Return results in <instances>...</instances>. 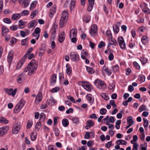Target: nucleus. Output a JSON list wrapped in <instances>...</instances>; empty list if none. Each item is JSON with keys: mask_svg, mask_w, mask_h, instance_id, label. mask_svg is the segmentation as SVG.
I'll list each match as a JSON object with an SVG mask.
<instances>
[{"mask_svg": "<svg viewBox=\"0 0 150 150\" xmlns=\"http://www.w3.org/2000/svg\"><path fill=\"white\" fill-rule=\"evenodd\" d=\"M37 66L38 64L36 63L35 60L33 59L28 64V66L25 68L24 71L26 72L29 70L28 74L30 75L36 70Z\"/></svg>", "mask_w": 150, "mask_h": 150, "instance_id": "f257e3e1", "label": "nucleus"}, {"mask_svg": "<svg viewBox=\"0 0 150 150\" xmlns=\"http://www.w3.org/2000/svg\"><path fill=\"white\" fill-rule=\"evenodd\" d=\"M68 13L65 11H64L62 13V16L59 22V26L62 28L66 23L68 18Z\"/></svg>", "mask_w": 150, "mask_h": 150, "instance_id": "f03ea898", "label": "nucleus"}, {"mask_svg": "<svg viewBox=\"0 0 150 150\" xmlns=\"http://www.w3.org/2000/svg\"><path fill=\"white\" fill-rule=\"evenodd\" d=\"M70 59L74 62H78L79 59V55L76 52H71L70 54Z\"/></svg>", "mask_w": 150, "mask_h": 150, "instance_id": "7ed1b4c3", "label": "nucleus"}, {"mask_svg": "<svg viewBox=\"0 0 150 150\" xmlns=\"http://www.w3.org/2000/svg\"><path fill=\"white\" fill-rule=\"evenodd\" d=\"M79 85L81 86L84 88L88 91H90L91 90V87L89 83L85 81H80Z\"/></svg>", "mask_w": 150, "mask_h": 150, "instance_id": "20e7f679", "label": "nucleus"}, {"mask_svg": "<svg viewBox=\"0 0 150 150\" xmlns=\"http://www.w3.org/2000/svg\"><path fill=\"white\" fill-rule=\"evenodd\" d=\"M20 124V123L18 122L16 123L13 126L12 130L13 134H16L18 133L21 128Z\"/></svg>", "mask_w": 150, "mask_h": 150, "instance_id": "39448f33", "label": "nucleus"}, {"mask_svg": "<svg viewBox=\"0 0 150 150\" xmlns=\"http://www.w3.org/2000/svg\"><path fill=\"white\" fill-rule=\"evenodd\" d=\"M119 45L122 49H125L126 48V45L123 38L122 36L119 37L117 40Z\"/></svg>", "mask_w": 150, "mask_h": 150, "instance_id": "423d86ee", "label": "nucleus"}, {"mask_svg": "<svg viewBox=\"0 0 150 150\" xmlns=\"http://www.w3.org/2000/svg\"><path fill=\"white\" fill-rule=\"evenodd\" d=\"M97 32V27L95 24H93L91 27L90 31V33L92 36H94Z\"/></svg>", "mask_w": 150, "mask_h": 150, "instance_id": "0eeeda50", "label": "nucleus"}, {"mask_svg": "<svg viewBox=\"0 0 150 150\" xmlns=\"http://www.w3.org/2000/svg\"><path fill=\"white\" fill-rule=\"evenodd\" d=\"M4 91L8 94L12 95V96H15L16 93L17 88H15L14 90H13L12 88H10V89L5 88Z\"/></svg>", "mask_w": 150, "mask_h": 150, "instance_id": "6e6552de", "label": "nucleus"}, {"mask_svg": "<svg viewBox=\"0 0 150 150\" xmlns=\"http://www.w3.org/2000/svg\"><path fill=\"white\" fill-rule=\"evenodd\" d=\"M65 34L64 31L61 32L58 35V40L60 43H62L64 40L65 38Z\"/></svg>", "mask_w": 150, "mask_h": 150, "instance_id": "1a4fd4ad", "label": "nucleus"}, {"mask_svg": "<svg viewBox=\"0 0 150 150\" xmlns=\"http://www.w3.org/2000/svg\"><path fill=\"white\" fill-rule=\"evenodd\" d=\"M8 129L9 127L8 126L0 128V136L4 135L7 132Z\"/></svg>", "mask_w": 150, "mask_h": 150, "instance_id": "9d476101", "label": "nucleus"}, {"mask_svg": "<svg viewBox=\"0 0 150 150\" xmlns=\"http://www.w3.org/2000/svg\"><path fill=\"white\" fill-rule=\"evenodd\" d=\"M25 60V59L23 57L22 58L16 66V68L17 69H19L22 67L24 63Z\"/></svg>", "mask_w": 150, "mask_h": 150, "instance_id": "9b49d317", "label": "nucleus"}, {"mask_svg": "<svg viewBox=\"0 0 150 150\" xmlns=\"http://www.w3.org/2000/svg\"><path fill=\"white\" fill-rule=\"evenodd\" d=\"M13 54V52L12 50L9 53L7 59L8 62L9 63H11L12 60Z\"/></svg>", "mask_w": 150, "mask_h": 150, "instance_id": "f8f14e48", "label": "nucleus"}, {"mask_svg": "<svg viewBox=\"0 0 150 150\" xmlns=\"http://www.w3.org/2000/svg\"><path fill=\"white\" fill-rule=\"evenodd\" d=\"M42 94L40 92L38 93V95L36 96L35 101L36 103L38 104L41 101L42 99Z\"/></svg>", "mask_w": 150, "mask_h": 150, "instance_id": "ddd939ff", "label": "nucleus"}, {"mask_svg": "<svg viewBox=\"0 0 150 150\" xmlns=\"http://www.w3.org/2000/svg\"><path fill=\"white\" fill-rule=\"evenodd\" d=\"M95 82L96 83H98V85L102 87L105 88L106 87V84L101 80L98 79H97L95 81Z\"/></svg>", "mask_w": 150, "mask_h": 150, "instance_id": "4468645a", "label": "nucleus"}, {"mask_svg": "<svg viewBox=\"0 0 150 150\" xmlns=\"http://www.w3.org/2000/svg\"><path fill=\"white\" fill-rule=\"evenodd\" d=\"M121 25V23L120 22H117L115 25V26H113V30L114 32L117 33L119 31V26Z\"/></svg>", "mask_w": 150, "mask_h": 150, "instance_id": "2eb2a0df", "label": "nucleus"}, {"mask_svg": "<svg viewBox=\"0 0 150 150\" xmlns=\"http://www.w3.org/2000/svg\"><path fill=\"white\" fill-rule=\"evenodd\" d=\"M47 103L49 105H51L55 103V100L53 97H51L47 100Z\"/></svg>", "mask_w": 150, "mask_h": 150, "instance_id": "dca6fc26", "label": "nucleus"}, {"mask_svg": "<svg viewBox=\"0 0 150 150\" xmlns=\"http://www.w3.org/2000/svg\"><path fill=\"white\" fill-rule=\"evenodd\" d=\"M21 17V14L20 13H14L12 16L11 19L13 20H18Z\"/></svg>", "mask_w": 150, "mask_h": 150, "instance_id": "f3484780", "label": "nucleus"}, {"mask_svg": "<svg viewBox=\"0 0 150 150\" xmlns=\"http://www.w3.org/2000/svg\"><path fill=\"white\" fill-rule=\"evenodd\" d=\"M141 41L142 43L145 45L148 42V38L146 36H142L141 38Z\"/></svg>", "mask_w": 150, "mask_h": 150, "instance_id": "a211bd4d", "label": "nucleus"}, {"mask_svg": "<svg viewBox=\"0 0 150 150\" xmlns=\"http://www.w3.org/2000/svg\"><path fill=\"white\" fill-rule=\"evenodd\" d=\"M77 31L75 29L73 28L71 29L70 32L69 37L70 38H71V34L72 33L73 37H76L77 35Z\"/></svg>", "mask_w": 150, "mask_h": 150, "instance_id": "6ab92c4d", "label": "nucleus"}, {"mask_svg": "<svg viewBox=\"0 0 150 150\" xmlns=\"http://www.w3.org/2000/svg\"><path fill=\"white\" fill-rule=\"evenodd\" d=\"M36 23V21L35 20H33L30 21L28 25V27L29 28H31L34 26Z\"/></svg>", "mask_w": 150, "mask_h": 150, "instance_id": "aec40b11", "label": "nucleus"}, {"mask_svg": "<svg viewBox=\"0 0 150 150\" xmlns=\"http://www.w3.org/2000/svg\"><path fill=\"white\" fill-rule=\"evenodd\" d=\"M91 94H88L86 96V97L87 99V100L89 103L91 104H93L94 103V99H93L91 97Z\"/></svg>", "mask_w": 150, "mask_h": 150, "instance_id": "412c9836", "label": "nucleus"}, {"mask_svg": "<svg viewBox=\"0 0 150 150\" xmlns=\"http://www.w3.org/2000/svg\"><path fill=\"white\" fill-rule=\"evenodd\" d=\"M86 67L87 72L89 74H92L94 73V70L92 68L88 66H86Z\"/></svg>", "mask_w": 150, "mask_h": 150, "instance_id": "4be33fe9", "label": "nucleus"}, {"mask_svg": "<svg viewBox=\"0 0 150 150\" xmlns=\"http://www.w3.org/2000/svg\"><path fill=\"white\" fill-rule=\"evenodd\" d=\"M66 67L67 68L66 73L68 75H70L71 72V68L70 67L69 65V64H66Z\"/></svg>", "mask_w": 150, "mask_h": 150, "instance_id": "5701e85b", "label": "nucleus"}, {"mask_svg": "<svg viewBox=\"0 0 150 150\" xmlns=\"http://www.w3.org/2000/svg\"><path fill=\"white\" fill-rule=\"evenodd\" d=\"M117 143L118 145L122 144L126 145L127 144V142L122 139H119L117 141Z\"/></svg>", "mask_w": 150, "mask_h": 150, "instance_id": "b1692460", "label": "nucleus"}, {"mask_svg": "<svg viewBox=\"0 0 150 150\" xmlns=\"http://www.w3.org/2000/svg\"><path fill=\"white\" fill-rule=\"evenodd\" d=\"M33 48L31 47L29 48L26 52L25 55L23 57L24 58L26 59L28 55V54H29L30 53L33 51Z\"/></svg>", "mask_w": 150, "mask_h": 150, "instance_id": "393cba45", "label": "nucleus"}, {"mask_svg": "<svg viewBox=\"0 0 150 150\" xmlns=\"http://www.w3.org/2000/svg\"><path fill=\"white\" fill-rule=\"evenodd\" d=\"M21 107L19 106V105L17 104L14 109L13 112L14 113H16L19 112L20 110L21 109Z\"/></svg>", "mask_w": 150, "mask_h": 150, "instance_id": "a878e982", "label": "nucleus"}, {"mask_svg": "<svg viewBox=\"0 0 150 150\" xmlns=\"http://www.w3.org/2000/svg\"><path fill=\"white\" fill-rule=\"evenodd\" d=\"M62 124L64 127H67L69 125V122L68 120L66 119H64L62 120Z\"/></svg>", "mask_w": 150, "mask_h": 150, "instance_id": "bb28decb", "label": "nucleus"}, {"mask_svg": "<svg viewBox=\"0 0 150 150\" xmlns=\"http://www.w3.org/2000/svg\"><path fill=\"white\" fill-rule=\"evenodd\" d=\"M24 74L23 73H22L19 74L17 77V81L19 83H21L22 81V77L24 75Z\"/></svg>", "mask_w": 150, "mask_h": 150, "instance_id": "cd10ccee", "label": "nucleus"}, {"mask_svg": "<svg viewBox=\"0 0 150 150\" xmlns=\"http://www.w3.org/2000/svg\"><path fill=\"white\" fill-rule=\"evenodd\" d=\"M72 120L73 122L76 124H78L79 122V118L76 117H72Z\"/></svg>", "mask_w": 150, "mask_h": 150, "instance_id": "c85d7f7f", "label": "nucleus"}, {"mask_svg": "<svg viewBox=\"0 0 150 150\" xmlns=\"http://www.w3.org/2000/svg\"><path fill=\"white\" fill-rule=\"evenodd\" d=\"M0 122L1 123L6 124L8 123V121L5 118L1 117H0Z\"/></svg>", "mask_w": 150, "mask_h": 150, "instance_id": "c756f323", "label": "nucleus"}, {"mask_svg": "<svg viewBox=\"0 0 150 150\" xmlns=\"http://www.w3.org/2000/svg\"><path fill=\"white\" fill-rule=\"evenodd\" d=\"M75 0H71L70 4V10L71 11L74 8Z\"/></svg>", "mask_w": 150, "mask_h": 150, "instance_id": "7c9ffc66", "label": "nucleus"}, {"mask_svg": "<svg viewBox=\"0 0 150 150\" xmlns=\"http://www.w3.org/2000/svg\"><path fill=\"white\" fill-rule=\"evenodd\" d=\"M145 77L143 74H141L138 76V79L141 82H144L145 81Z\"/></svg>", "mask_w": 150, "mask_h": 150, "instance_id": "2f4dec72", "label": "nucleus"}, {"mask_svg": "<svg viewBox=\"0 0 150 150\" xmlns=\"http://www.w3.org/2000/svg\"><path fill=\"white\" fill-rule=\"evenodd\" d=\"M143 120L144 121L143 125L145 129H146L148 126L149 122L148 121V120L145 118H144Z\"/></svg>", "mask_w": 150, "mask_h": 150, "instance_id": "473e14b6", "label": "nucleus"}, {"mask_svg": "<svg viewBox=\"0 0 150 150\" xmlns=\"http://www.w3.org/2000/svg\"><path fill=\"white\" fill-rule=\"evenodd\" d=\"M57 75L55 74H54L52 75V79L51 81V83H54V84L56 81Z\"/></svg>", "mask_w": 150, "mask_h": 150, "instance_id": "72a5a7b5", "label": "nucleus"}, {"mask_svg": "<svg viewBox=\"0 0 150 150\" xmlns=\"http://www.w3.org/2000/svg\"><path fill=\"white\" fill-rule=\"evenodd\" d=\"M25 103L24 100L22 99L18 104L21 107V108H22L25 104Z\"/></svg>", "mask_w": 150, "mask_h": 150, "instance_id": "f704fd0d", "label": "nucleus"}, {"mask_svg": "<svg viewBox=\"0 0 150 150\" xmlns=\"http://www.w3.org/2000/svg\"><path fill=\"white\" fill-rule=\"evenodd\" d=\"M38 11L37 10L33 11L31 14V18H34L38 14Z\"/></svg>", "mask_w": 150, "mask_h": 150, "instance_id": "c9c22d12", "label": "nucleus"}, {"mask_svg": "<svg viewBox=\"0 0 150 150\" xmlns=\"http://www.w3.org/2000/svg\"><path fill=\"white\" fill-rule=\"evenodd\" d=\"M53 129L54 131L55 136L58 137L59 135V131L57 127H53Z\"/></svg>", "mask_w": 150, "mask_h": 150, "instance_id": "e433bc0d", "label": "nucleus"}, {"mask_svg": "<svg viewBox=\"0 0 150 150\" xmlns=\"http://www.w3.org/2000/svg\"><path fill=\"white\" fill-rule=\"evenodd\" d=\"M146 106L144 105H141L140 107L139 108L138 110L139 112H141L143 110H146Z\"/></svg>", "mask_w": 150, "mask_h": 150, "instance_id": "4c0bfd02", "label": "nucleus"}, {"mask_svg": "<svg viewBox=\"0 0 150 150\" xmlns=\"http://www.w3.org/2000/svg\"><path fill=\"white\" fill-rule=\"evenodd\" d=\"M100 96L104 98L106 100H109V97L107 96L105 93H102L100 94Z\"/></svg>", "mask_w": 150, "mask_h": 150, "instance_id": "58836bf2", "label": "nucleus"}, {"mask_svg": "<svg viewBox=\"0 0 150 150\" xmlns=\"http://www.w3.org/2000/svg\"><path fill=\"white\" fill-rule=\"evenodd\" d=\"M83 19L86 23H88L90 20V16H85L83 17Z\"/></svg>", "mask_w": 150, "mask_h": 150, "instance_id": "ea45409f", "label": "nucleus"}, {"mask_svg": "<svg viewBox=\"0 0 150 150\" xmlns=\"http://www.w3.org/2000/svg\"><path fill=\"white\" fill-rule=\"evenodd\" d=\"M115 86V84L114 82L112 81L109 84L108 87L110 89H113Z\"/></svg>", "mask_w": 150, "mask_h": 150, "instance_id": "a19ab883", "label": "nucleus"}, {"mask_svg": "<svg viewBox=\"0 0 150 150\" xmlns=\"http://www.w3.org/2000/svg\"><path fill=\"white\" fill-rule=\"evenodd\" d=\"M23 3L24 4V7L26 8L29 4V0H24L23 1Z\"/></svg>", "mask_w": 150, "mask_h": 150, "instance_id": "79ce46f5", "label": "nucleus"}, {"mask_svg": "<svg viewBox=\"0 0 150 150\" xmlns=\"http://www.w3.org/2000/svg\"><path fill=\"white\" fill-rule=\"evenodd\" d=\"M87 125H89L90 127H92L94 125L93 122L91 120H89L87 121Z\"/></svg>", "mask_w": 150, "mask_h": 150, "instance_id": "37998d69", "label": "nucleus"}, {"mask_svg": "<svg viewBox=\"0 0 150 150\" xmlns=\"http://www.w3.org/2000/svg\"><path fill=\"white\" fill-rule=\"evenodd\" d=\"M2 33H6L8 32L9 30L5 26H3L2 27Z\"/></svg>", "mask_w": 150, "mask_h": 150, "instance_id": "c03bdc74", "label": "nucleus"}, {"mask_svg": "<svg viewBox=\"0 0 150 150\" xmlns=\"http://www.w3.org/2000/svg\"><path fill=\"white\" fill-rule=\"evenodd\" d=\"M33 124L32 121L28 120V122L26 126L27 128L28 129H30Z\"/></svg>", "mask_w": 150, "mask_h": 150, "instance_id": "a18cd8bd", "label": "nucleus"}, {"mask_svg": "<svg viewBox=\"0 0 150 150\" xmlns=\"http://www.w3.org/2000/svg\"><path fill=\"white\" fill-rule=\"evenodd\" d=\"M22 16H26L29 15V12L27 10H24L22 11Z\"/></svg>", "mask_w": 150, "mask_h": 150, "instance_id": "49530a36", "label": "nucleus"}, {"mask_svg": "<svg viewBox=\"0 0 150 150\" xmlns=\"http://www.w3.org/2000/svg\"><path fill=\"white\" fill-rule=\"evenodd\" d=\"M36 1H34L33 2L30 4V10H32L33 8L35 7L36 5Z\"/></svg>", "mask_w": 150, "mask_h": 150, "instance_id": "de8ad7c7", "label": "nucleus"}, {"mask_svg": "<svg viewBox=\"0 0 150 150\" xmlns=\"http://www.w3.org/2000/svg\"><path fill=\"white\" fill-rule=\"evenodd\" d=\"M107 112V110L105 108H101L100 111V113L101 115H105L106 114Z\"/></svg>", "mask_w": 150, "mask_h": 150, "instance_id": "09e8293b", "label": "nucleus"}, {"mask_svg": "<svg viewBox=\"0 0 150 150\" xmlns=\"http://www.w3.org/2000/svg\"><path fill=\"white\" fill-rule=\"evenodd\" d=\"M106 35L108 36L110 39H112V35L111 32L110 30H108L106 32Z\"/></svg>", "mask_w": 150, "mask_h": 150, "instance_id": "8fccbe9b", "label": "nucleus"}, {"mask_svg": "<svg viewBox=\"0 0 150 150\" xmlns=\"http://www.w3.org/2000/svg\"><path fill=\"white\" fill-rule=\"evenodd\" d=\"M37 135H34V132H33L31 133L30 136L31 140L32 141H34L36 139Z\"/></svg>", "mask_w": 150, "mask_h": 150, "instance_id": "3c124183", "label": "nucleus"}, {"mask_svg": "<svg viewBox=\"0 0 150 150\" xmlns=\"http://www.w3.org/2000/svg\"><path fill=\"white\" fill-rule=\"evenodd\" d=\"M41 123L40 122H38L35 127V128L36 129L39 130L41 128Z\"/></svg>", "mask_w": 150, "mask_h": 150, "instance_id": "603ef678", "label": "nucleus"}, {"mask_svg": "<svg viewBox=\"0 0 150 150\" xmlns=\"http://www.w3.org/2000/svg\"><path fill=\"white\" fill-rule=\"evenodd\" d=\"M110 103L113 106V108H116L117 106L115 104V101L113 100H111L110 101Z\"/></svg>", "mask_w": 150, "mask_h": 150, "instance_id": "864d4df0", "label": "nucleus"}, {"mask_svg": "<svg viewBox=\"0 0 150 150\" xmlns=\"http://www.w3.org/2000/svg\"><path fill=\"white\" fill-rule=\"evenodd\" d=\"M133 64L134 66L136 69L138 70H139L140 69V66L139 65L137 62H134L133 63Z\"/></svg>", "mask_w": 150, "mask_h": 150, "instance_id": "5fc2aeb1", "label": "nucleus"}, {"mask_svg": "<svg viewBox=\"0 0 150 150\" xmlns=\"http://www.w3.org/2000/svg\"><path fill=\"white\" fill-rule=\"evenodd\" d=\"M45 114L44 113H41L40 115V120H42L43 121L45 119Z\"/></svg>", "mask_w": 150, "mask_h": 150, "instance_id": "6e6d98bb", "label": "nucleus"}, {"mask_svg": "<svg viewBox=\"0 0 150 150\" xmlns=\"http://www.w3.org/2000/svg\"><path fill=\"white\" fill-rule=\"evenodd\" d=\"M113 71L115 72H117L118 71L119 68L117 65H115L114 66L112 67Z\"/></svg>", "mask_w": 150, "mask_h": 150, "instance_id": "4d7b16f0", "label": "nucleus"}, {"mask_svg": "<svg viewBox=\"0 0 150 150\" xmlns=\"http://www.w3.org/2000/svg\"><path fill=\"white\" fill-rule=\"evenodd\" d=\"M17 41V39L14 37H12V39L10 42V43L12 45H13Z\"/></svg>", "mask_w": 150, "mask_h": 150, "instance_id": "13d9d810", "label": "nucleus"}, {"mask_svg": "<svg viewBox=\"0 0 150 150\" xmlns=\"http://www.w3.org/2000/svg\"><path fill=\"white\" fill-rule=\"evenodd\" d=\"M123 113V111L122 110L120 111V112L118 113L117 115V117L119 119H121L122 117V114Z\"/></svg>", "mask_w": 150, "mask_h": 150, "instance_id": "bf43d9fd", "label": "nucleus"}, {"mask_svg": "<svg viewBox=\"0 0 150 150\" xmlns=\"http://www.w3.org/2000/svg\"><path fill=\"white\" fill-rule=\"evenodd\" d=\"M10 29L13 31L16 30L18 29V26L16 25H13L10 28Z\"/></svg>", "mask_w": 150, "mask_h": 150, "instance_id": "052dcab7", "label": "nucleus"}, {"mask_svg": "<svg viewBox=\"0 0 150 150\" xmlns=\"http://www.w3.org/2000/svg\"><path fill=\"white\" fill-rule=\"evenodd\" d=\"M67 98L68 100H70L73 103H75L76 101L74 98L70 96H69L67 97Z\"/></svg>", "mask_w": 150, "mask_h": 150, "instance_id": "680f3d73", "label": "nucleus"}, {"mask_svg": "<svg viewBox=\"0 0 150 150\" xmlns=\"http://www.w3.org/2000/svg\"><path fill=\"white\" fill-rule=\"evenodd\" d=\"M127 123L128 124H132L133 125L134 123V122L132 118L129 119L128 118L127 119Z\"/></svg>", "mask_w": 150, "mask_h": 150, "instance_id": "e2e57ef3", "label": "nucleus"}, {"mask_svg": "<svg viewBox=\"0 0 150 150\" xmlns=\"http://www.w3.org/2000/svg\"><path fill=\"white\" fill-rule=\"evenodd\" d=\"M105 45V42L103 41H101L100 42L98 45V47L99 48H101L103 46H104Z\"/></svg>", "mask_w": 150, "mask_h": 150, "instance_id": "0e129e2a", "label": "nucleus"}, {"mask_svg": "<svg viewBox=\"0 0 150 150\" xmlns=\"http://www.w3.org/2000/svg\"><path fill=\"white\" fill-rule=\"evenodd\" d=\"M4 21L8 24L10 23H11V21L10 19L9 18H5L4 19Z\"/></svg>", "mask_w": 150, "mask_h": 150, "instance_id": "69168bd1", "label": "nucleus"}, {"mask_svg": "<svg viewBox=\"0 0 150 150\" xmlns=\"http://www.w3.org/2000/svg\"><path fill=\"white\" fill-rule=\"evenodd\" d=\"M40 28L38 27H37L35 28L34 30V33L36 34H40Z\"/></svg>", "mask_w": 150, "mask_h": 150, "instance_id": "338daca9", "label": "nucleus"}, {"mask_svg": "<svg viewBox=\"0 0 150 150\" xmlns=\"http://www.w3.org/2000/svg\"><path fill=\"white\" fill-rule=\"evenodd\" d=\"M55 148V147L54 145H50L48 146V150H56Z\"/></svg>", "mask_w": 150, "mask_h": 150, "instance_id": "774afa93", "label": "nucleus"}]
</instances>
